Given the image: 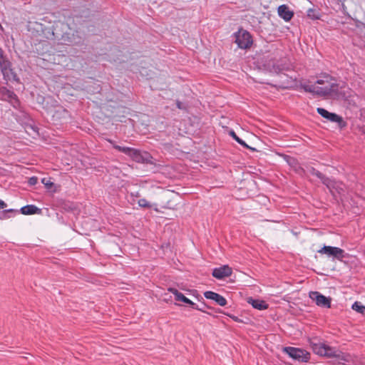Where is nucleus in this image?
<instances>
[{"label":"nucleus","instance_id":"obj_1","mask_svg":"<svg viewBox=\"0 0 365 365\" xmlns=\"http://www.w3.org/2000/svg\"><path fill=\"white\" fill-rule=\"evenodd\" d=\"M73 4L72 11H66L63 14L65 17H68L66 24L71 31H75L76 28L72 25L83 24L91 20L93 16L94 5L88 0H76Z\"/></svg>","mask_w":365,"mask_h":365},{"label":"nucleus","instance_id":"obj_2","mask_svg":"<svg viewBox=\"0 0 365 365\" xmlns=\"http://www.w3.org/2000/svg\"><path fill=\"white\" fill-rule=\"evenodd\" d=\"M259 68L266 71L269 73L279 75L284 71H291L293 66L287 58L277 59L274 53H266L257 60Z\"/></svg>","mask_w":365,"mask_h":365},{"label":"nucleus","instance_id":"obj_3","mask_svg":"<svg viewBox=\"0 0 365 365\" xmlns=\"http://www.w3.org/2000/svg\"><path fill=\"white\" fill-rule=\"evenodd\" d=\"M108 142L113 145L114 149L127 155L136 163L155 165V160L153 158L152 155L147 151H143L129 147L120 146L115 144V142L112 140H108Z\"/></svg>","mask_w":365,"mask_h":365},{"label":"nucleus","instance_id":"obj_4","mask_svg":"<svg viewBox=\"0 0 365 365\" xmlns=\"http://www.w3.org/2000/svg\"><path fill=\"white\" fill-rule=\"evenodd\" d=\"M307 171L311 175L316 176L317 178L320 180L322 183L328 188L330 193L333 196H334V190H336V192H339L340 190H341V188L339 187L337 182L334 179L327 177L325 175H324L322 173H321L320 171H319L312 166H308L307 167Z\"/></svg>","mask_w":365,"mask_h":365},{"label":"nucleus","instance_id":"obj_5","mask_svg":"<svg viewBox=\"0 0 365 365\" xmlns=\"http://www.w3.org/2000/svg\"><path fill=\"white\" fill-rule=\"evenodd\" d=\"M52 106H53V110L48 108L47 105H43V108L46 109L48 113H51L52 120L54 122L63 124L70 120L71 115L68 110L58 105L54 106L52 104Z\"/></svg>","mask_w":365,"mask_h":365},{"label":"nucleus","instance_id":"obj_6","mask_svg":"<svg viewBox=\"0 0 365 365\" xmlns=\"http://www.w3.org/2000/svg\"><path fill=\"white\" fill-rule=\"evenodd\" d=\"M235 43L237 44L238 48L242 49L250 48L252 43V36L247 30L240 28L237 31L233 34Z\"/></svg>","mask_w":365,"mask_h":365},{"label":"nucleus","instance_id":"obj_7","mask_svg":"<svg viewBox=\"0 0 365 365\" xmlns=\"http://www.w3.org/2000/svg\"><path fill=\"white\" fill-rule=\"evenodd\" d=\"M317 112L327 120L332 123H336L337 124L338 128L340 130H342L347 126L346 121H345L341 115L335 113L329 112L324 108H317Z\"/></svg>","mask_w":365,"mask_h":365},{"label":"nucleus","instance_id":"obj_8","mask_svg":"<svg viewBox=\"0 0 365 365\" xmlns=\"http://www.w3.org/2000/svg\"><path fill=\"white\" fill-rule=\"evenodd\" d=\"M283 351L294 360L299 362H307L310 358V354L302 349L286 346L283 348Z\"/></svg>","mask_w":365,"mask_h":365},{"label":"nucleus","instance_id":"obj_9","mask_svg":"<svg viewBox=\"0 0 365 365\" xmlns=\"http://www.w3.org/2000/svg\"><path fill=\"white\" fill-rule=\"evenodd\" d=\"M1 73L3 76L4 81L0 83H3L5 84H9V83H20L19 78L14 68H13V64L11 62H9L6 66L0 68Z\"/></svg>","mask_w":365,"mask_h":365},{"label":"nucleus","instance_id":"obj_10","mask_svg":"<svg viewBox=\"0 0 365 365\" xmlns=\"http://www.w3.org/2000/svg\"><path fill=\"white\" fill-rule=\"evenodd\" d=\"M323 356L327 358H334L339 363L348 362L349 361L350 358V356L349 354H346L339 349H336L334 347H331L327 345L326 346V349Z\"/></svg>","mask_w":365,"mask_h":365},{"label":"nucleus","instance_id":"obj_11","mask_svg":"<svg viewBox=\"0 0 365 365\" xmlns=\"http://www.w3.org/2000/svg\"><path fill=\"white\" fill-rule=\"evenodd\" d=\"M318 252L322 255H327L329 257H332L338 260H342L345 257L344 250L337 247L324 245L318 250Z\"/></svg>","mask_w":365,"mask_h":365},{"label":"nucleus","instance_id":"obj_12","mask_svg":"<svg viewBox=\"0 0 365 365\" xmlns=\"http://www.w3.org/2000/svg\"><path fill=\"white\" fill-rule=\"evenodd\" d=\"M310 299L314 301L318 307L323 308H330L331 298L326 297L319 292L313 291L309 294Z\"/></svg>","mask_w":365,"mask_h":365},{"label":"nucleus","instance_id":"obj_13","mask_svg":"<svg viewBox=\"0 0 365 365\" xmlns=\"http://www.w3.org/2000/svg\"><path fill=\"white\" fill-rule=\"evenodd\" d=\"M232 269L228 265H223L220 267H216L212 270V275L217 279H222L225 277L231 276Z\"/></svg>","mask_w":365,"mask_h":365},{"label":"nucleus","instance_id":"obj_14","mask_svg":"<svg viewBox=\"0 0 365 365\" xmlns=\"http://www.w3.org/2000/svg\"><path fill=\"white\" fill-rule=\"evenodd\" d=\"M309 346H311L313 352L321 356H324L327 345L322 343L317 338L309 339Z\"/></svg>","mask_w":365,"mask_h":365},{"label":"nucleus","instance_id":"obj_15","mask_svg":"<svg viewBox=\"0 0 365 365\" xmlns=\"http://www.w3.org/2000/svg\"><path fill=\"white\" fill-rule=\"evenodd\" d=\"M204 296L207 299L213 300L220 306L224 307L227 304V299L218 293L212 291H206L204 292Z\"/></svg>","mask_w":365,"mask_h":365},{"label":"nucleus","instance_id":"obj_16","mask_svg":"<svg viewBox=\"0 0 365 365\" xmlns=\"http://www.w3.org/2000/svg\"><path fill=\"white\" fill-rule=\"evenodd\" d=\"M278 15L280 18L284 20L286 22L289 21L294 15L293 11H291L289 6L286 4L279 6L277 9Z\"/></svg>","mask_w":365,"mask_h":365},{"label":"nucleus","instance_id":"obj_17","mask_svg":"<svg viewBox=\"0 0 365 365\" xmlns=\"http://www.w3.org/2000/svg\"><path fill=\"white\" fill-rule=\"evenodd\" d=\"M327 91L329 92L328 97L331 96L334 98H344V93L339 91V85L336 83H331L327 86Z\"/></svg>","mask_w":365,"mask_h":365},{"label":"nucleus","instance_id":"obj_18","mask_svg":"<svg viewBox=\"0 0 365 365\" xmlns=\"http://www.w3.org/2000/svg\"><path fill=\"white\" fill-rule=\"evenodd\" d=\"M57 206L61 210L67 212H72L76 210V205L74 202L63 199L58 200Z\"/></svg>","mask_w":365,"mask_h":365},{"label":"nucleus","instance_id":"obj_19","mask_svg":"<svg viewBox=\"0 0 365 365\" xmlns=\"http://www.w3.org/2000/svg\"><path fill=\"white\" fill-rule=\"evenodd\" d=\"M247 302L252 306L253 308L258 310H265L269 307V304L264 300L254 299L251 297L247 298Z\"/></svg>","mask_w":365,"mask_h":365},{"label":"nucleus","instance_id":"obj_20","mask_svg":"<svg viewBox=\"0 0 365 365\" xmlns=\"http://www.w3.org/2000/svg\"><path fill=\"white\" fill-rule=\"evenodd\" d=\"M21 212L23 215H40L42 212L41 209L38 208L34 205H27L24 207H22L20 210H19V213Z\"/></svg>","mask_w":365,"mask_h":365},{"label":"nucleus","instance_id":"obj_21","mask_svg":"<svg viewBox=\"0 0 365 365\" xmlns=\"http://www.w3.org/2000/svg\"><path fill=\"white\" fill-rule=\"evenodd\" d=\"M0 212V220H8L11 217H14L19 214V210L15 209H2Z\"/></svg>","mask_w":365,"mask_h":365},{"label":"nucleus","instance_id":"obj_22","mask_svg":"<svg viewBox=\"0 0 365 365\" xmlns=\"http://www.w3.org/2000/svg\"><path fill=\"white\" fill-rule=\"evenodd\" d=\"M307 16L312 20H319L322 17L321 10L319 8L314 6L307 10Z\"/></svg>","mask_w":365,"mask_h":365},{"label":"nucleus","instance_id":"obj_23","mask_svg":"<svg viewBox=\"0 0 365 365\" xmlns=\"http://www.w3.org/2000/svg\"><path fill=\"white\" fill-rule=\"evenodd\" d=\"M229 134L230 136L232 137V138L236 141L239 144H240L242 146H243L244 148H247V149H250L251 150H253V151H255L256 149L255 148H253L250 146H249L242 139H241L240 138H239L237 134L235 133V132L232 130H231L230 132H229Z\"/></svg>","mask_w":365,"mask_h":365},{"label":"nucleus","instance_id":"obj_24","mask_svg":"<svg viewBox=\"0 0 365 365\" xmlns=\"http://www.w3.org/2000/svg\"><path fill=\"white\" fill-rule=\"evenodd\" d=\"M177 301L184 302L190 305L192 309H198V305L186 297L182 293L178 298Z\"/></svg>","mask_w":365,"mask_h":365},{"label":"nucleus","instance_id":"obj_25","mask_svg":"<svg viewBox=\"0 0 365 365\" xmlns=\"http://www.w3.org/2000/svg\"><path fill=\"white\" fill-rule=\"evenodd\" d=\"M11 61L4 51L0 47V68L6 66Z\"/></svg>","mask_w":365,"mask_h":365},{"label":"nucleus","instance_id":"obj_26","mask_svg":"<svg viewBox=\"0 0 365 365\" xmlns=\"http://www.w3.org/2000/svg\"><path fill=\"white\" fill-rule=\"evenodd\" d=\"M328 93L327 91V86L324 87H316L315 90V96H321V97H328Z\"/></svg>","mask_w":365,"mask_h":365},{"label":"nucleus","instance_id":"obj_27","mask_svg":"<svg viewBox=\"0 0 365 365\" xmlns=\"http://www.w3.org/2000/svg\"><path fill=\"white\" fill-rule=\"evenodd\" d=\"M0 93L9 98H14L16 97V94L13 91L7 89L6 87L0 88Z\"/></svg>","mask_w":365,"mask_h":365},{"label":"nucleus","instance_id":"obj_28","mask_svg":"<svg viewBox=\"0 0 365 365\" xmlns=\"http://www.w3.org/2000/svg\"><path fill=\"white\" fill-rule=\"evenodd\" d=\"M352 309L360 314H365V306L362 305L360 302H354L352 305Z\"/></svg>","mask_w":365,"mask_h":365},{"label":"nucleus","instance_id":"obj_29","mask_svg":"<svg viewBox=\"0 0 365 365\" xmlns=\"http://www.w3.org/2000/svg\"><path fill=\"white\" fill-rule=\"evenodd\" d=\"M138 204L140 207H143V208H151L152 207V205L148 201H147V200L145 198L140 199L138 201Z\"/></svg>","mask_w":365,"mask_h":365},{"label":"nucleus","instance_id":"obj_30","mask_svg":"<svg viewBox=\"0 0 365 365\" xmlns=\"http://www.w3.org/2000/svg\"><path fill=\"white\" fill-rule=\"evenodd\" d=\"M46 101V103L48 104L49 103V101H51L52 103H56V101H53L50 96L46 98L43 96H38L37 98V101L38 103L43 104Z\"/></svg>","mask_w":365,"mask_h":365},{"label":"nucleus","instance_id":"obj_31","mask_svg":"<svg viewBox=\"0 0 365 365\" xmlns=\"http://www.w3.org/2000/svg\"><path fill=\"white\" fill-rule=\"evenodd\" d=\"M41 182L45 185L47 189H51L54 186V183L51 182L46 178H42Z\"/></svg>","mask_w":365,"mask_h":365},{"label":"nucleus","instance_id":"obj_32","mask_svg":"<svg viewBox=\"0 0 365 365\" xmlns=\"http://www.w3.org/2000/svg\"><path fill=\"white\" fill-rule=\"evenodd\" d=\"M168 291L172 293L175 296V299L177 301L178 298L182 294L180 292H179L177 289L173 287L168 288Z\"/></svg>","mask_w":365,"mask_h":365},{"label":"nucleus","instance_id":"obj_33","mask_svg":"<svg viewBox=\"0 0 365 365\" xmlns=\"http://www.w3.org/2000/svg\"><path fill=\"white\" fill-rule=\"evenodd\" d=\"M38 179L36 176L29 178L28 183L30 186H34L38 183Z\"/></svg>","mask_w":365,"mask_h":365},{"label":"nucleus","instance_id":"obj_34","mask_svg":"<svg viewBox=\"0 0 365 365\" xmlns=\"http://www.w3.org/2000/svg\"><path fill=\"white\" fill-rule=\"evenodd\" d=\"M324 78L326 79H317L316 83L322 85L324 84L325 83H328L329 79L331 78V76L329 75H327Z\"/></svg>","mask_w":365,"mask_h":365},{"label":"nucleus","instance_id":"obj_35","mask_svg":"<svg viewBox=\"0 0 365 365\" xmlns=\"http://www.w3.org/2000/svg\"><path fill=\"white\" fill-rule=\"evenodd\" d=\"M208 308V309H213V308H212L211 307L208 306L207 304H206L205 302L202 304V307H200L198 306V309H196L197 310H199L202 312H205V313H207V314H210L209 312H206L204 308Z\"/></svg>","mask_w":365,"mask_h":365},{"label":"nucleus","instance_id":"obj_36","mask_svg":"<svg viewBox=\"0 0 365 365\" xmlns=\"http://www.w3.org/2000/svg\"><path fill=\"white\" fill-rule=\"evenodd\" d=\"M315 90H316V87L312 85V86H309V89H306V92H308V93H312L313 95H314Z\"/></svg>","mask_w":365,"mask_h":365},{"label":"nucleus","instance_id":"obj_37","mask_svg":"<svg viewBox=\"0 0 365 365\" xmlns=\"http://www.w3.org/2000/svg\"><path fill=\"white\" fill-rule=\"evenodd\" d=\"M7 207V204L2 200L0 199V210L5 209Z\"/></svg>","mask_w":365,"mask_h":365},{"label":"nucleus","instance_id":"obj_38","mask_svg":"<svg viewBox=\"0 0 365 365\" xmlns=\"http://www.w3.org/2000/svg\"><path fill=\"white\" fill-rule=\"evenodd\" d=\"M130 196L132 197H140V194L139 192H131L130 193Z\"/></svg>","mask_w":365,"mask_h":365},{"label":"nucleus","instance_id":"obj_39","mask_svg":"<svg viewBox=\"0 0 365 365\" xmlns=\"http://www.w3.org/2000/svg\"><path fill=\"white\" fill-rule=\"evenodd\" d=\"M176 106L179 109H183L182 103L180 101H176Z\"/></svg>","mask_w":365,"mask_h":365},{"label":"nucleus","instance_id":"obj_40","mask_svg":"<svg viewBox=\"0 0 365 365\" xmlns=\"http://www.w3.org/2000/svg\"><path fill=\"white\" fill-rule=\"evenodd\" d=\"M300 87L304 89V91H306V89H309V85H307V84H304V83H301L300 84Z\"/></svg>","mask_w":365,"mask_h":365},{"label":"nucleus","instance_id":"obj_41","mask_svg":"<svg viewBox=\"0 0 365 365\" xmlns=\"http://www.w3.org/2000/svg\"><path fill=\"white\" fill-rule=\"evenodd\" d=\"M230 317H231V318H232L235 322H240V320L238 319V317H236V316H231Z\"/></svg>","mask_w":365,"mask_h":365},{"label":"nucleus","instance_id":"obj_42","mask_svg":"<svg viewBox=\"0 0 365 365\" xmlns=\"http://www.w3.org/2000/svg\"><path fill=\"white\" fill-rule=\"evenodd\" d=\"M361 24L365 28V24L364 23H361Z\"/></svg>","mask_w":365,"mask_h":365}]
</instances>
